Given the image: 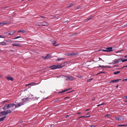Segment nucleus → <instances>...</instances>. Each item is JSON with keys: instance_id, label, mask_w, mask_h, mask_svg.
Segmentation results:
<instances>
[{"instance_id": "obj_35", "label": "nucleus", "mask_w": 127, "mask_h": 127, "mask_svg": "<svg viewBox=\"0 0 127 127\" xmlns=\"http://www.w3.org/2000/svg\"><path fill=\"white\" fill-rule=\"evenodd\" d=\"M0 38H5V36H3L2 35H0Z\"/></svg>"}, {"instance_id": "obj_10", "label": "nucleus", "mask_w": 127, "mask_h": 127, "mask_svg": "<svg viewBox=\"0 0 127 127\" xmlns=\"http://www.w3.org/2000/svg\"><path fill=\"white\" fill-rule=\"evenodd\" d=\"M6 78L7 79L8 81L11 80L13 81V78L11 77H6Z\"/></svg>"}, {"instance_id": "obj_63", "label": "nucleus", "mask_w": 127, "mask_h": 127, "mask_svg": "<svg viewBox=\"0 0 127 127\" xmlns=\"http://www.w3.org/2000/svg\"><path fill=\"white\" fill-rule=\"evenodd\" d=\"M109 116V115L108 114L107 115H106V116Z\"/></svg>"}, {"instance_id": "obj_33", "label": "nucleus", "mask_w": 127, "mask_h": 127, "mask_svg": "<svg viewBox=\"0 0 127 127\" xmlns=\"http://www.w3.org/2000/svg\"><path fill=\"white\" fill-rule=\"evenodd\" d=\"M105 104V103H104L103 102L102 103V104H99V105H97V106H98V107H99L101 105H103L104 104Z\"/></svg>"}, {"instance_id": "obj_26", "label": "nucleus", "mask_w": 127, "mask_h": 127, "mask_svg": "<svg viewBox=\"0 0 127 127\" xmlns=\"http://www.w3.org/2000/svg\"><path fill=\"white\" fill-rule=\"evenodd\" d=\"M3 25L6 24H9V22H7V21L2 22Z\"/></svg>"}, {"instance_id": "obj_8", "label": "nucleus", "mask_w": 127, "mask_h": 127, "mask_svg": "<svg viewBox=\"0 0 127 127\" xmlns=\"http://www.w3.org/2000/svg\"><path fill=\"white\" fill-rule=\"evenodd\" d=\"M121 59H120L117 60L115 59V60H114L112 61V63L113 64H116V63H119L121 61Z\"/></svg>"}, {"instance_id": "obj_52", "label": "nucleus", "mask_w": 127, "mask_h": 127, "mask_svg": "<svg viewBox=\"0 0 127 127\" xmlns=\"http://www.w3.org/2000/svg\"><path fill=\"white\" fill-rule=\"evenodd\" d=\"M89 110V109H86V110H85V111H88V110Z\"/></svg>"}, {"instance_id": "obj_42", "label": "nucleus", "mask_w": 127, "mask_h": 127, "mask_svg": "<svg viewBox=\"0 0 127 127\" xmlns=\"http://www.w3.org/2000/svg\"><path fill=\"white\" fill-rule=\"evenodd\" d=\"M80 7H76V8H75V9H78L80 8Z\"/></svg>"}, {"instance_id": "obj_2", "label": "nucleus", "mask_w": 127, "mask_h": 127, "mask_svg": "<svg viewBox=\"0 0 127 127\" xmlns=\"http://www.w3.org/2000/svg\"><path fill=\"white\" fill-rule=\"evenodd\" d=\"M62 65H53L49 67V68H51L52 69H56L58 68H59L62 67Z\"/></svg>"}, {"instance_id": "obj_40", "label": "nucleus", "mask_w": 127, "mask_h": 127, "mask_svg": "<svg viewBox=\"0 0 127 127\" xmlns=\"http://www.w3.org/2000/svg\"><path fill=\"white\" fill-rule=\"evenodd\" d=\"M124 98L125 99H127V96H124Z\"/></svg>"}, {"instance_id": "obj_50", "label": "nucleus", "mask_w": 127, "mask_h": 127, "mask_svg": "<svg viewBox=\"0 0 127 127\" xmlns=\"http://www.w3.org/2000/svg\"><path fill=\"white\" fill-rule=\"evenodd\" d=\"M8 7L7 6H5V7H3V8H8Z\"/></svg>"}, {"instance_id": "obj_34", "label": "nucleus", "mask_w": 127, "mask_h": 127, "mask_svg": "<svg viewBox=\"0 0 127 127\" xmlns=\"http://www.w3.org/2000/svg\"><path fill=\"white\" fill-rule=\"evenodd\" d=\"M77 77L79 78H81L82 77V76H81V75H78L77 76Z\"/></svg>"}, {"instance_id": "obj_18", "label": "nucleus", "mask_w": 127, "mask_h": 127, "mask_svg": "<svg viewBox=\"0 0 127 127\" xmlns=\"http://www.w3.org/2000/svg\"><path fill=\"white\" fill-rule=\"evenodd\" d=\"M41 24V22H39L38 21L35 22L34 23V25L37 26H38L37 25H39Z\"/></svg>"}, {"instance_id": "obj_31", "label": "nucleus", "mask_w": 127, "mask_h": 127, "mask_svg": "<svg viewBox=\"0 0 127 127\" xmlns=\"http://www.w3.org/2000/svg\"><path fill=\"white\" fill-rule=\"evenodd\" d=\"M93 79V78H91L90 79H89L88 80H87V82H89L91 81V80H92Z\"/></svg>"}, {"instance_id": "obj_12", "label": "nucleus", "mask_w": 127, "mask_h": 127, "mask_svg": "<svg viewBox=\"0 0 127 127\" xmlns=\"http://www.w3.org/2000/svg\"><path fill=\"white\" fill-rule=\"evenodd\" d=\"M12 45L16 46L21 47V45L18 43H14Z\"/></svg>"}, {"instance_id": "obj_20", "label": "nucleus", "mask_w": 127, "mask_h": 127, "mask_svg": "<svg viewBox=\"0 0 127 127\" xmlns=\"http://www.w3.org/2000/svg\"><path fill=\"white\" fill-rule=\"evenodd\" d=\"M6 115L7 114L9 113H10L11 112V111L10 110H7L5 111Z\"/></svg>"}, {"instance_id": "obj_56", "label": "nucleus", "mask_w": 127, "mask_h": 127, "mask_svg": "<svg viewBox=\"0 0 127 127\" xmlns=\"http://www.w3.org/2000/svg\"><path fill=\"white\" fill-rule=\"evenodd\" d=\"M41 17V18H44V17L43 16H40Z\"/></svg>"}, {"instance_id": "obj_17", "label": "nucleus", "mask_w": 127, "mask_h": 127, "mask_svg": "<svg viewBox=\"0 0 127 127\" xmlns=\"http://www.w3.org/2000/svg\"><path fill=\"white\" fill-rule=\"evenodd\" d=\"M6 116H5L3 117L0 118V122L3 121L5 119Z\"/></svg>"}, {"instance_id": "obj_62", "label": "nucleus", "mask_w": 127, "mask_h": 127, "mask_svg": "<svg viewBox=\"0 0 127 127\" xmlns=\"http://www.w3.org/2000/svg\"><path fill=\"white\" fill-rule=\"evenodd\" d=\"M123 50H120V52L122 51Z\"/></svg>"}, {"instance_id": "obj_54", "label": "nucleus", "mask_w": 127, "mask_h": 127, "mask_svg": "<svg viewBox=\"0 0 127 127\" xmlns=\"http://www.w3.org/2000/svg\"><path fill=\"white\" fill-rule=\"evenodd\" d=\"M17 39V37H16L15 38H14L13 39Z\"/></svg>"}, {"instance_id": "obj_32", "label": "nucleus", "mask_w": 127, "mask_h": 127, "mask_svg": "<svg viewBox=\"0 0 127 127\" xmlns=\"http://www.w3.org/2000/svg\"><path fill=\"white\" fill-rule=\"evenodd\" d=\"M18 32H21L23 33H25L26 31L24 30H22L20 31H18Z\"/></svg>"}, {"instance_id": "obj_44", "label": "nucleus", "mask_w": 127, "mask_h": 127, "mask_svg": "<svg viewBox=\"0 0 127 127\" xmlns=\"http://www.w3.org/2000/svg\"><path fill=\"white\" fill-rule=\"evenodd\" d=\"M119 125L118 126H124V125Z\"/></svg>"}, {"instance_id": "obj_11", "label": "nucleus", "mask_w": 127, "mask_h": 127, "mask_svg": "<svg viewBox=\"0 0 127 127\" xmlns=\"http://www.w3.org/2000/svg\"><path fill=\"white\" fill-rule=\"evenodd\" d=\"M23 104L24 103L23 102L19 103L18 104L16 105H15V107L17 108L20 106L21 105H23Z\"/></svg>"}, {"instance_id": "obj_39", "label": "nucleus", "mask_w": 127, "mask_h": 127, "mask_svg": "<svg viewBox=\"0 0 127 127\" xmlns=\"http://www.w3.org/2000/svg\"><path fill=\"white\" fill-rule=\"evenodd\" d=\"M127 67V65H126V66H124L122 67L121 68V69H122L123 68H124V67Z\"/></svg>"}, {"instance_id": "obj_45", "label": "nucleus", "mask_w": 127, "mask_h": 127, "mask_svg": "<svg viewBox=\"0 0 127 127\" xmlns=\"http://www.w3.org/2000/svg\"><path fill=\"white\" fill-rule=\"evenodd\" d=\"M90 127H95L94 125H91L90 126Z\"/></svg>"}, {"instance_id": "obj_49", "label": "nucleus", "mask_w": 127, "mask_h": 127, "mask_svg": "<svg viewBox=\"0 0 127 127\" xmlns=\"http://www.w3.org/2000/svg\"><path fill=\"white\" fill-rule=\"evenodd\" d=\"M19 123H23V121H21L20 122H19V123H18V124Z\"/></svg>"}, {"instance_id": "obj_59", "label": "nucleus", "mask_w": 127, "mask_h": 127, "mask_svg": "<svg viewBox=\"0 0 127 127\" xmlns=\"http://www.w3.org/2000/svg\"><path fill=\"white\" fill-rule=\"evenodd\" d=\"M118 85H117V86H116V87L117 88H118Z\"/></svg>"}, {"instance_id": "obj_4", "label": "nucleus", "mask_w": 127, "mask_h": 127, "mask_svg": "<svg viewBox=\"0 0 127 127\" xmlns=\"http://www.w3.org/2000/svg\"><path fill=\"white\" fill-rule=\"evenodd\" d=\"M38 26H47L48 25V23L45 22H41V24L39 25H37Z\"/></svg>"}, {"instance_id": "obj_9", "label": "nucleus", "mask_w": 127, "mask_h": 127, "mask_svg": "<svg viewBox=\"0 0 127 127\" xmlns=\"http://www.w3.org/2000/svg\"><path fill=\"white\" fill-rule=\"evenodd\" d=\"M121 79H118L115 80H112L111 81L109 82V83H116L118 82L120 80H121Z\"/></svg>"}, {"instance_id": "obj_57", "label": "nucleus", "mask_w": 127, "mask_h": 127, "mask_svg": "<svg viewBox=\"0 0 127 127\" xmlns=\"http://www.w3.org/2000/svg\"><path fill=\"white\" fill-rule=\"evenodd\" d=\"M65 116V117H68L69 116L67 115V116Z\"/></svg>"}, {"instance_id": "obj_51", "label": "nucleus", "mask_w": 127, "mask_h": 127, "mask_svg": "<svg viewBox=\"0 0 127 127\" xmlns=\"http://www.w3.org/2000/svg\"><path fill=\"white\" fill-rule=\"evenodd\" d=\"M10 51H11L13 52H14L15 51V50H10Z\"/></svg>"}, {"instance_id": "obj_5", "label": "nucleus", "mask_w": 127, "mask_h": 127, "mask_svg": "<svg viewBox=\"0 0 127 127\" xmlns=\"http://www.w3.org/2000/svg\"><path fill=\"white\" fill-rule=\"evenodd\" d=\"M78 53H72L71 54H70L68 53H67L65 54V55L70 57H73L75 56Z\"/></svg>"}, {"instance_id": "obj_61", "label": "nucleus", "mask_w": 127, "mask_h": 127, "mask_svg": "<svg viewBox=\"0 0 127 127\" xmlns=\"http://www.w3.org/2000/svg\"><path fill=\"white\" fill-rule=\"evenodd\" d=\"M52 127V125H50V127Z\"/></svg>"}, {"instance_id": "obj_58", "label": "nucleus", "mask_w": 127, "mask_h": 127, "mask_svg": "<svg viewBox=\"0 0 127 127\" xmlns=\"http://www.w3.org/2000/svg\"><path fill=\"white\" fill-rule=\"evenodd\" d=\"M124 126H127V125H125Z\"/></svg>"}, {"instance_id": "obj_43", "label": "nucleus", "mask_w": 127, "mask_h": 127, "mask_svg": "<svg viewBox=\"0 0 127 127\" xmlns=\"http://www.w3.org/2000/svg\"><path fill=\"white\" fill-rule=\"evenodd\" d=\"M104 73V72H101L99 73H98V74H101V73Z\"/></svg>"}, {"instance_id": "obj_3", "label": "nucleus", "mask_w": 127, "mask_h": 127, "mask_svg": "<svg viewBox=\"0 0 127 127\" xmlns=\"http://www.w3.org/2000/svg\"><path fill=\"white\" fill-rule=\"evenodd\" d=\"M66 80H72L75 79V78L71 76H66Z\"/></svg>"}, {"instance_id": "obj_64", "label": "nucleus", "mask_w": 127, "mask_h": 127, "mask_svg": "<svg viewBox=\"0 0 127 127\" xmlns=\"http://www.w3.org/2000/svg\"><path fill=\"white\" fill-rule=\"evenodd\" d=\"M2 77V76L0 75V78H1Z\"/></svg>"}, {"instance_id": "obj_15", "label": "nucleus", "mask_w": 127, "mask_h": 127, "mask_svg": "<svg viewBox=\"0 0 127 127\" xmlns=\"http://www.w3.org/2000/svg\"><path fill=\"white\" fill-rule=\"evenodd\" d=\"M71 88H67L65 90H64L60 92H59V93H63L64 92H65L66 91H68L69 90H70L71 89Z\"/></svg>"}, {"instance_id": "obj_27", "label": "nucleus", "mask_w": 127, "mask_h": 127, "mask_svg": "<svg viewBox=\"0 0 127 127\" xmlns=\"http://www.w3.org/2000/svg\"><path fill=\"white\" fill-rule=\"evenodd\" d=\"M120 71H117L115 72H114V74L115 75H117V74L120 73Z\"/></svg>"}, {"instance_id": "obj_14", "label": "nucleus", "mask_w": 127, "mask_h": 127, "mask_svg": "<svg viewBox=\"0 0 127 127\" xmlns=\"http://www.w3.org/2000/svg\"><path fill=\"white\" fill-rule=\"evenodd\" d=\"M51 41L52 42V43L54 46H57L58 45L56 44V42L55 41L52 40Z\"/></svg>"}, {"instance_id": "obj_23", "label": "nucleus", "mask_w": 127, "mask_h": 127, "mask_svg": "<svg viewBox=\"0 0 127 127\" xmlns=\"http://www.w3.org/2000/svg\"><path fill=\"white\" fill-rule=\"evenodd\" d=\"M64 59L63 58H58V59L56 60L57 61H59L64 60Z\"/></svg>"}, {"instance_id": "obj_24", "label": "nucleus", "mask_w": 127, "mask_h": 127, "mask_svg": "<svg viewBox=\"0 0 127 127\" xmlns=\"http://www.w3.org/2000/svg\"><path fill=\"white\" fill-rule=\"evenodd\" d=\"M74 4L73 3H71L70 4V5L68 6H67L66 7V8H69L70 7H71V6H73L74 5Z\"/></svg>"}, {"instance_id": "obj_19", "label": "nucleus", "mask_w": 127, "mask_h": 127, "mask_svg": "<svg viewBox=\"0 0 127 127\" xmlns=\"http://www.w3.org/2000/svg\"><path fill=\"white\" fill-rule=\"evenodd\" d=\"M7 45L6 43L4 42H0V45Z\"/></svg>"}, {"instance_id": "obj_30", "label": "nucleus", "mask_w": 127, "mask_h": 127, "mask_svg": "<svg viewBox=\"0 0 127 127\" xmlns=\"http://www.w3.org/2000/svg\"><path fill=\"white\" fill-rule=\"evenodd\" d=\"M121 59V61H122L123 62L127 61V59H125L124 60H123V59Z\"/></svg>"}, {"instance_id": "obj_55", "label": "nucleus", "mask_w": 127, "mask_h": 127, "mask_svg": "<svg viewBox=\"0 0 127 127\" xmlns=\"http://www.w3.org/2000/svg\"><path fill=\"white\" fill-rule=\"evenodd\" d=\"M81 113V112H78V113H77V114H80Z\"/></svg>"}, {"instance_id": "obj_47", "label": "nucleus", "mask_w": 127, "mask_h": 127, "mask_svg": "<svg viewBox=\"0 0 127 127\" xmlns=\"http://www.w3.org/2000/svg\"><path fill=\"white\" fill-rule=\"evenodd\" d=\"M99 67H105V66L103 65H102V66H100Z\"/></svg>"}, {"instance_id": "obj_25", "label": "nucleus", "mask_w": 127, "mask_h": 127, "mask_svg": "<svg viewBox=\"0 0 127 127\" xmlns=\"http://www.w3.org/2000/svg\"><path fill=\"white\" fill-rule=\"evenodd\" d=\"M28 98H24L22 99V101L24 102L28 100Z\"/></svg>"}, {"instance_id": "obj_36", "label": "nucleus", "mask_w": 127, "mask_h": 127, "mask_svg": "<svg viewBox=\"0 0 127 127\" xmlns=\"http://www.w3.org/2000/svg\"><path fill=\"white\" fill-rule=\"evenodd\" d=\"M94 16H91L90 17V18H88V19H87V20H90L92 19L93 18Z\"/></svg>"}, {"instance_id": "obj_1", "label": "nucleus", "mask_w": 127, "mask_h": 127, "mask_svg": "<svg viewBox=\"0 0 127 127\" xmlns=\"http://www.w3.org/2000/svg\"><path fill=\"white\" fill-rule=\"evenodd\" d=\"M15 105V104L14 103L9 104H8L6 105L3 108L4 110H5L7 109H8L11 107H13Z\"/></svg>"}, {"instance_id": "obj_29", "label": "nucleus", "mask_w": 127, "mask_h": 127, "mask_svg": "<svg viewBox=\"0 0 127 127\" xmlns=\"http://www.w3.org/2000/svg\"><path fill=\"white\" fill-rule=\"evenodd\" d=\"M6 41L7 42H9V43H12L13 42L11 40L8 39Z\"/></svg>"}, {"instance_id": "obj_22", "label": "nucleus", "mask_w": 127, "mask_h": 127, "mask_svg": "<svg viewBox=\"0 0 127 127\" xmlns=\"http://www.w3.org/2000/svg\"><path fill=\"white\" fill-rule=\"evenodd\" d=\"M36 83H34V82H31L29 84H27V85H25V86H29V85H33V84H36Z\"/></svg>"}, {"instance_id": "obj_46", "label": "nucleus", "mask_w": 127, "mask_h": 127, "mask_svg": "<svg viewBox=\"0 0 127 127\" xmlns=\"http://www.w3.org/2000/svg\"><path fill=\"white\" fill-rule=\"evenodd\" d=\"M110 67L109 66H105V67H106V68H109V67Z\"/></svg>"}, {"instance_id": "obj_28", "label": "nucleus", "mask_w": 127, "mask_h": 127, "mask_svg": "<svg viewBox=\"0 0 127 127\" xmlns=\"http://www.w3.org/2000/svg\"><path fill=\"white\" fill-rule=\"evenodd\" d=\"M90 117V116H81L80 117L78 118V119H79L81 118L88 117Z\"/></svg>"}, {"instance_id": "obj_41", "label": "nucleus", "mask_w": 127, "mask_h": 127, "mask_svg": "<svg viewBox=\"0 0 127 127\" xmlns=\"http://www.w3.org/2000/svg\"><path fill=\"white\" fill-rule=\"evenodd\" d=\"M127 81V78H126L125 79H124L123 81Z\"/></svg>"}, {"instance_id": "obj_37", "label": "nucleus", "mask_w": 127, "mask_h": 127, "mask_svg": "<svg viewBox=\"0 0 127 127\" xmlns=\"http://www.w3.org/2000/svg\"><path fill=\"white\" fill-rule=\"evenodd\" d=\"M3 25L2 22L1 23H0V26H3Z\"/></svg>"}, {"instance_id": "obj_7", "label": "nucleus", "mask_w": 127, "mask_h": 127, "mask_svg": "<svg viewBox=\"0 0 127 127\" xmlns=\"http://www.w3.org/2000/svg\"><path fill=\"white\" fill-rule=\"evenodd\" d=\"M51 57V56L50 54L47 55L46 56H43L42 58L44 59H47L50 58Z\"/></svg>"}, {"instance_id": "obj_13", "label": "nucleus", "mask_w": 127, "mask_h": 127, "mask_svg": "<svg viewBox=\"0 0 127 127\" xmlns=\"http://www.w3.org/2000/svg\"><path fill=\"white\" fill-rule=\"evenodd\" d=\"M6 115L5 111H2L0 112V116H3Z\"/></svg>"}, {"instance_id": "obj_38", "label": "nucleus", "mask_w": 127, "mask_h": 127, "mask_svg": "<svg viewBox=\"0 0 127 127\" xmlns=\"http://www.w3.org/2000/svg\"><path fill=\"white\" fill-rule=\"evenodd\" d=\"M59 100V99H57L55 100V102H57Z\"/></svg>"}, {"instance_id": "obj_60", "label": "nucleus", "mask_w": 127, "mask_h": 127, "mask_svg": "<svg viewBox=\"0 0 127 127\" xmlns=\"http://www.w3.org/2000/svg\"><path fill=\"white\" fill-rule=\"evenodd\" d=\"M7 102V101H4V102Z\"/></svg>"}, {"instance_id": "obj_6", "label": "nucleus", "mask_w": 127, "mask_h": 127, "mask_svg": "<svg viewBox=\"0 0 127 127\" xmlns=\"http://www.w3.org/2000/svg\"><path fill=\"white\" fill-rule=\"evenodd\" d=\"M112 47H107L106 48V50H102L103 51L105 52H110L112 51Z\"/></svg>"}, {"instance_id": "obj_48", "label": "nucleus", "mask_w": 127, "mask_h": 127, "mask_svg": "<svg viewBox=\"0 0 127 127\" xmlns=\"http://www.w3.org/2000/svg\"><path fill=\"white\" fill-rule=\"evenodd\" d=\"M17 38H21V36H18L17 37Z\"/></svg>"}, {"instance_id": "obj_16", "label": "nucleus", "mask_w": 127, "mask_h": 127, "mask_svg": "<svg viewBox=\"0 0 127 127\" xmlns=\"http://www.w3.org/2000/svg\"><path fill=\"white\" fill-rule=\"evenodd\" d=\"M115 119L116 120L119 121L121 120L122 119H123L122 117H116L115 118Z\"/></svg>"}, {"instance_id": "obj_21", "label": "nucleus", "mask_w": 127, "mask_h": 127, "mask_svg": "<svg viewBox=\"0 0 127 127\" xmlns=\"http://www.w3.org/2000/svg\"><path fill=\"white\" fill-rule=\"evenodd\" d=\"M15 32L14 31H10L8 34V35H11L14 34Z\"/></svg>"}, {"instance_id": "obj_53", "label": "nucleus", "mask_w": 127, "mask_h": 127, "mask_svg": "<svg viewBox=\"0 0 127 127\" xmlns=\"http://www.w3.org/2000/svg\"><path fill=\"white\" fill-rule=\"evenodd\" d=\"M118 66V65H115V66H114V67Z\"/></svg>"}]
</instances>
